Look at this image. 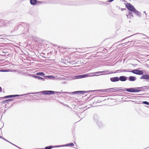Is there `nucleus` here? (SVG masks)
<instances>
[{"label": "nucleus", "instance_id": "c85d7f7f", "mask_svg": "<svg viewBox=\"0 0 149 149\" xmlns=\"http://www.w3.org/2000/svg\"><path fill=\"white\" fill-rule=\"evenodd\" d=\"M122 70V71H120V72H130V71H131V70L129 69L128 70H127L126 69H123V70Z\"/></svg>", "mask_w": 149, "mask_h": 149}, {"label": "nucleus", "instance_id": "052dcab7", "mask_svg": "<svg viewBox=\"0 0 149 149\" xmlns=\"http://www.w3.org/2000/svg\"><path fill=\"white\" fill-rule=\"evenodd\" d=\"M148 148H149V146L148 147Z\"/></svg>", "mask_w": 149, "mask_h": 149}, {"label": "nucleus", "instance_id": "de8ad7c7", "mask_svg": "<svg viewBox=\"0 0 149 149\" xmlns=\"http://www.w3.org/2000/svg\"><path fill=\"white\" fill-rule=\"evenodd\" d=\"M143 13H145V14H146V11H143Z\"/></svg>", "mask_w": 149, "mask_h": 149}, {"label": "nucleus", "instance_id": "0eeeda50", "mask_svg": "<svg viewBox=\"0 0 149 149\" xmlns=\"http://www.w3.org/2000/svg\"><path fill=\"white\" fill-rule=\"evenodd\" d=\"M94 91H77L73 92L72 93H69L68 92H62V93H67L68 94H83L84 93H88V92H93Z\"/></svg>", "mask_w": 149, "mask_h": 149}, {"label": "nucleus", "instance_id": "b1692460", "mask_svg": "<svg viewBox=\"0 0 149 149\" xmlns=\"http://www.w3.org/2000/svg\"><path fill=\"white\" fill-rule=\"evenodd\" d=\"M37 75L42 76L43 77H45V74L43 72H40L36 73Z\"/></svg>", "mask_w": 149, "mask_h": 149}, {"label": "nucleus", "instance_id": "f704fd0d", "mask_svg": "<svg viewBox=\"0 0 149 149\" xmlns=\"http://www.w3.org/2000/svg\"><path fill=\"white\" fill-rule=\"evenodd\" d=\"M44 2L43 1H37V4H40V3H44Z\"/></svg>", "mask_w": 149, "mask_h": 149}, {"label": "nucleus", "instance_id": "13d9d810", "mask_svg": "<svg viewBox=\"0 0 149 149\" xmlns=\"http://www.w3.org/2000/svg\"><path fill=\"white\" fill-rule=\"evenodd\" d=\"M94 98V97H93V98Z\"/></svg>", "mask_w": 149, "mask_h": 149}, {"label": "nucleus", "instance_id": "20e7f679", "mask_svg": "<svg viewBox=\"0 0 149 149\" xmlns=\"http://www.w3.org/2000/svg\"><path fill=\"white\" fill-rule=\"evenodd\" d=\"M148 89H149V86H144L140 87L133 88L130 90L134 93H136L141 91H145Z\"/></svg>", "mask_w": 149, "mask_h": 149}, {"label": "nucleus", "instance_id": "5fc2aeb1", "mask_svg": "<svg viewBox=\"0 0 149 149\" xmlns=\"http://www.w3.org/2000/svg\"><path fill=\"white\" fill-rule=\"evenodd\" d=\"M35 96H38L37 95H35Z\"/></svg>", "mask_w": 149, "mask_h": 149}, {"label": "nucleus", "instance_id": "c03bdc74", "mask_svg": "<svg viewBox=\"0 0 149 149\" xmlns=\"http://www.w3.org/2000/svg\"><path fill=\"white\" fill-rule=\"evenodd\" d=\"M1 128H1L0 129V132H1L2 133V130H1Z\"/></svg>", "mask_w": 149, "mask_h": 149}, {"label": "nucleus", "instance_id": "72a5a7b5", "mask_svg": "<svg viewBox=\"0 0 149 149\" xmlns=\"http://www.w3.org/2000/svg\"><path fill=\"white\" fill-rule=\"evenodd\" d=\"M46 77L48 78L49 79H51L52 78H53L54 77L52 76V75H49V76H45Z\"/></svg>", "mask_w": 149, "mask_h": 149}, {"label": "nucleus", "instance_id": "864d4df0", "mask_svg": "<svg viewBox=\"0 0 149 149\" xmlns=\"http://www.w3.org/2000/svg\"><path fill=\"white\" fill-rule=\"evenodd\" d=\"M99 102V101L95 102Z\"/></svg>", "mask_w": 149, "mask_h": 149}, {"label": "nucleus", "instance_id": "f257e3e1", "mask_svg": "<svg viewBox=\"0 0 149 149\" xmlns=\"http://www.w3.org/2000/svg\"><path fill=\"white\" fill-rule=\"evenodd\" d=\"M52 1V3H60L62 5H67L80 6L91 4V1L90 0L71 1H64L63 0H53Z\"/></svg>", "mask_w": 149, "mask_h": 149}, {"label": "nucleus", "instance_id": "a211bd4d", "mask_svg": "<svg viewBox=\"0 0 149 149\" xmlns=\"http://www.w3.org/2000/svg\"><path fill=\"white\" fill-rule=\"evenodd\" d=\"M132 13H134L136 15L139 17H141V13L137 10L135 8Z\"/></svg>", "mask_w": 149, "mask_h": 149}, {"label": "nucleus", "instance_id": "c756f323", "mask_svg": "<svg viewBox=\"0 0 149 149\" xmlns=\"http://www.w3.org/2000/svg\"><path fill=\"white\" fill-rule=\"evenodd\" d=\"M52 99L54 100V97L52 98V97H50L48 99H47L46 97H45V98L44 97L42 99V100H51Z\"/></svg>", "mask_w": 149, "mask_h": 149}, {"label": "nucleus", "instance_id": "e433bc0d", "mask_svg": "<svg viewBox=\"0 0 149 149\" xmlns=\"http://www.w3.org/2000/svg\"><path fill=\"white\" fill-rule=\"evenodd\" d=\"M56 101H58L60 103V104H63V105H65V104H64L63 103L61 102L60 101H59L58 100H56Z\"/></svg>", "mask_w": 149, "mask_h": 149}, {"label": "nucleus", "instance_id": "7ed1b4c3", "mask_svg": "<svg viewBox=\"0 0 149 149\" xmlns=\"http://www.w3.org/2000/svg\"><path fill=\"white\" fill-rule=\"evenodd\" d=\"M58 93L60 94L62 93V92H57L52 91H43L40 92H33L29 93V94H37V95H41L42 94L44 95H53L55 93Z\"/></svg>", "mask_w": 149, "mask_h": 149}, {"label": "nucleus", "instance_id": "cd10ccee", "mask_svg": "<svg viewBox=\"0 0 149 149\" xmlns=\"http://www.w3.org/2000/svg\"><path fill=\"white\" fill-rule=\"evenodd\" d=\"M64 147L65 146H74V144L72 143H69L65 145H64Z\"/></svg>", "mask_w": 149, "mask_h": 149}, {"label": "nucleus", "instance_id": "79ce46f5", "mask_svg": "<svg viewBox=\"0 0 149 149\" xmlns=\"http://www.w3.org/2000/svg\"><path fill=\"white\" fill-rule=\"evenodd\" d=\"M126 9V8H121V11H124Z\"/></svg>", "mask_w": 149, "mask_h": 149}, {"label": "nucleus", "instance_id": "4468645a", "mask_svg": "<svg viewBox=\"0 0 149 149\" xmlns=\"http://www.w3.org/2000/svg\"><path fill=\"white\" fill-rule=\"evenodd\" d=\"M140 77V79H144L146 80H149V75L147 74H143Z\"/></svg>", "mask_w": 149, "mask_h": 149}, {"label": "nucleus", "instance_id": "6ab92c4d", "mask_svg": "<svg viewBox=\"0 0 149 149\" xmlns=\"http://www.w3.org/2000/svg\"><path fill=\"white\" fill-rule=\"evenodd\" d=\"M124 88V89H120V90H116V91H127L128 92H129L130 93H134V92H133L132 91H131V90H130V89H131L132 88Z\"/></svg>", "mask_w": 149, "mask_h": 149}, {"label": "nucleus", "instance_id": "bb28decb", "mask_svg": "<svg viewBox=\"0 0 149 149\" xmlns=\"http://www.w3.org/2000/svg\"><path fill=\"white\" fill-rule=\"evenodd\" d=\"M29 93H27V94H24L22 95H13V97H18V96H24L26 95H29Z\"/></svg>", "mask_w": 149, "mask_h": 149}, {"label": "nucleus", "instance_id": "6e6552de", "mask_svg": "<svg viewBox=\"0 0 149 149\" xmlns=\"http://www.w3.org/2000/svg\"><path fill=\"white\" fill-rule=\"evenodd\" d=\"M116 88H113L107 89H100V90H93V91H100L101 92H108L109 93H112V92H116V91H113V90H111L113 89V90H116Z\"/></svg>", "mask_w": 149, "mask_h": 149}, {"label": "nucleus", "instance_id": "e2e57ef3", "mask_svg": "<svg viewBox=\"0 0 149 149\" xmlns=\"http://www.w3.org/2000/svg\"><path fill=\"white\" fill-rule=\"evenodd\" d=\"M123 0V1H124V0Z\"/></svg>", "mask_w": 149, "mask_h": 149}, {"label": "nucleus", "instance_id": "412c9836", "mask_svg": "<svg viewBox=\"0 0 149 149\" xmlns=\"http://www.w3.org/2000/svg\"><path fill=\"white\" fill-rule=\"evenodd\" d=\"M13 100V98L8 99L6 100L2 101L1 102V104L6 103L8 104L9 102Z\"/></svg>", "mask_w": 149, "mask_h": 149}, {"label": "nucleus", "instance_id": "a19ab883", "mask_svg": "<svg viewBox=\"0 0 149 149\" xmlns=\"http://www.w3.org/2000/svg\"><path fill=\"white\" fill-rule=\"evenodd\" d=\"M2 91V90L1 87L0 86V93Z\"/></svg>", "mask_w": 149, "mask_h": 149}, {"label": "nucleus", "instance_id": "dca6fc26", "mask_svg": "<svg viewBox=\"0 0 149 149\" xmlns=\"http://www.w3.org/2000/svg\"><path fill=\"white\" fill-rule=\"evenodd\" d=\"M110 81L112 82H115L119 81V77H113L110 78Z\"/></svg>", "mask_w": 149, "mask_h": 149}, {"label": "nucleus", "instance_id": "1a4fd4ad", "mask_svg": "<svg viewBox=\"0 0 149 149\" xmlns=\"http://www.w3.org/2000/svg\"><path fill=\"white\" fill-rule=\"evenodd\" d=\"M93 76V75H91L89 74H87L77 75L74 76V78L75 79H78L85 78L87 77H92Z\"/></svg>", "mask_w": 149, "mask_h": 149}, {"label": "nucleus", "instance_id": "4c0bfd02", "mask_svg": "<svg viewBox=\"0 0 149 149\" xmlns=\"http://www.w3.org/2000/svg\"><path fill=\"white\" fill-rule=\"evenodd\" d=\"M2 139H3V140H4L9 142L10 143V142H9V141H8V140H7V139H5V138H4V137H2V138H1Z\"/></svg>", "mask_w": 149, "mask_h": 149}, {"label": "nucleus", "instance_id": "680f3d73", "mask_svg": "<svg viewBox=\"0 0 149 149\" xmlns=\"http://www.w3.org/2000/svg\"><path fill=\"white\" fill-rule=\"evenodd\" d=\"M123 0V1H124V0Z\"/></svg>", "mask_w": 149, "mask_h": 149}, {"label": "nucleus", "instance_id": "6e6d98bb", "mask_svg": "<svg viewBox=\"0 0 149 149\" xmlns=\"http://www.w3.org/2000/svg\"><path fill=\"white\" fill-rule=\"evenodd\" d=\"M97 97H101V96H97Z\"/></svg>", "mask_w": 149, "mask_h": 149}, {"label": "nucleus", "instance_id": "49530a36", "mask_svg": "<svg viewBox=\"0 0 149 149\" xmlns=\"http://www.w3.org/2000/svg\"><path fill=\"white\" fill-rule=\"evenodd\" d=\"M140 95H143L144 94H140Z\"/></svg>", "mask_w": 149, "mask_h": 149}, {"label": "nucleus", "instance_id": "5701e85b", "mask_svg": "<svg viewBox=\"0 0 149 149\" xmlns=\"http://www.w3.org/2000/svg\"><path fill=\"white\" fill-rule=\"evenodd\" d=\"M31 4L32 5H36L37 3V0H30Z\"/></svg>", "mask_w": 149, "mask_h": 149}, {"label": "nucleus", "instance_id": "9d476101", "mask_svg": "<svg viewBox=\"0 0 149 149\" xmlns=\"http://www.w3.org/2000/svg\"><path fill=\"white\" fill-rule=\"evenodd\" d=\"M140 42H141V41L140 40L134 39L132 41H128L127 42L122 43L121 44V45H123V46H125V44L126 45L127 44H128V43L130 42L131 43H132V44H134L135 43H140Z\"/></svg>", "mask_w": 149, "mask_h": 149}, {"label": "nucleus", "instance_id": "a878e982", "mask_svg": "<svg viewBox=\"0 0 149 149\" xmlns=\"http://www.w3.org/2000/svg\"><path fill=\"white\" fill-rule=\"evenodd\" d=\"M13 97V95H8L5 96L3 97H0V99H4V98H11Z\"/></svg>", "mask_w": 149, "mask_h": 149}, {"label": "nucleus", "instance_id": "f8f14e48", "mask_svg": "<svg viewBox=\"0 0 149 149\" xmlns=\"http://www.w3.org/2000/svg\"><path fill=\"white\" fill-rule=\"evenodd\" d=\"M108 71H107L106 70L105 71H99V72H93V73H91V74H94L93 75L95 76L96 74H98L100 73L102 74H108L107 73V72Z\"/></svg>", "mask_w": 149, "mask_h": 149}, {"label": "nucleus", "instance_id": "2eb2a0df", "mask_svg": "<svg viewBox=\"0 0 149 149\" xmlns=\"http://www.w3.org/2000/svg\"><path fill=\"white\" fill-rule=\"evenodd\" d=\"M127 77L125 76H121L119 77V81H125L127 80Z\"/></svg>", "mask_w": 149, "mask_h": 149}, {"label": "nucleus", "instance_id": "aec40b11", "mask_svg": "<svg viewBox=\"0 0 149 149\" xmlns=\"http://www.w3.org/2000/svg\"><path fill=\"white\" fill-rule=\"evenodd\" d=\"M136 78L135 77L130 76L128 77V80L130 81H134L136 80Z\"/></svg>", "mask_w": 149, "mask_h": 149}, {"label": "nucleus", "instance_id": "ddd939ff", "mask_svg": "<svg viewBox=\"0 0 149 149\" xmlns=\"http://www.w3.org/2000/svg\"><path fill=\"white\" fill-rule=\"evenodd\" d=\"M93 118L94 121L95 123H97L100 120L99 116L97 114H95L94 115Z\"/></svg>", "mask_w": 149, "mask_h": 149}, {"label": "nucleus", "instance_id": "3c124183", "mask_svg": "<svg viewBox=\"0 0 149 149\" xmlns=\"http://www.w3.org/2000/svg\"><path fill=\"white\" fill-rule=\"evenodd\" d=\"M2 137H1L0 135V138H2Z\"/></svg>", "mask_w": 149, "mask_h": 149}, {"label": "nucleus", "instance_id": "a18cd8bd", "mask_svg": "<svg viewBox=\"0 0 149 149\" xmlns=\"http://www.w3.org/2000/svg\"><path fill=\"white\" fill-rule=\"evenodd\" d=\"M6 106L7 105H6L5 106V108H6V107H6Z\"/></svg>", "mask_w": 149, "mask_h": 149}, {"label": "nucleus", "instance_id": "f03ea898", "mask_svg": "<svg viewBox=\"0 0 149 149\" xmlns=\"http://www.w3.org/2000/svg\"><path fill=\"white\" fill-rule=\"evenodd\" d=\"M125 5L126 8L129 10L128 12V14L126 15L127 18H132L134 16L132 12L135 9L134 7L130 3H125Z\"/></svg>", "mask_w": 149, "mask_h": 149}, {"label": "nucleus", "instance_id": "473e14b6", "mask_svg": "<svg viewBox=\"0 0 149 149\" xmlns=\"http://www.w3.org/2000/svg\"><path fill=\"white\" fill-rule=\"evenodd\" d=\"M62 147H64V145H62L55 146H53L54 148H58Z\"/></svg>", "mask_w": 149, "mask_h": 149}, {"label": "nucleus", "instance_id": "c9c22d12", "mask_svg": "<svg viewBox=\"0 0 149 149\" xmlns=\"http://www.w3.org/2000/svg\"><path fill=\"white\" fill-rule=\"evenodd\" d=\"M122 71L121 70H117L115 72H113V73H118L119 72H120V71Z\"/></svg>", "mask_w": 149, "mask_h": 149}, {"label": "nucleus", "instance_id": "423d86ee", "mask_svg": "<svg viewBox=\"0 0 149 149\" xmlns=\"http://www.w3.org/2000/svg\"><path fill=\"white\" fill-rule=\"evenodd\" d=\"M25 25H26V24H24V25L22 24H17L14 29L13 31L18 30L19 31L21 32V33H22L25 28Z\"/></svg>", "mask_w": 149, "mask_h": 149}, {"label": "nucleus", "instance_id": "39448f33", "mask_svg": "<svg viewBox=\"0 0 149 149\" xmlns=\"http://www.w3.org/2000/svg\"><path fill=\"white\" fill-rule=\"evenodd\" d=\"M13 20H7L5 21L1 20L0 21V27H6L8 26L10 24L13 23Z\"/></svg>", "mask_w": 149, "mask_h": 149}, {"label": "nucleus", "instance_id": "58836bf2", "mask_svg": "<svg viewBox=\"0 0 149 149\" xmlns=\"http://www.w3.org/2000/svg\"><path fill=\"white\" fill-rule=\"evenodd\" d=\"M0 71L1 72H7V71L6 70H0Z\"/></svg>", "mask_w": 149, "mask_h": 149}, {"label": "nucleus", "instance_id": "603ef678", "mask_svg": "<svg viewBox=\"0 0 149 149\" xmlns=\"http://www.w3.org/2000/svg\"><path fill=\"white\" fill-rule=\"evenodd\" d=\"M145 15H146V17H147V14L146 13V14H145Z\"/></svg>", "mask_w": 149, "mask_h": 149}, {"label": "nucleus", "instance_id": "8fccbe9b", "mask_svg": "<svg viewBox=\"0 0 149 149\" xmlns=\"http://www.w3.org/2000/svg\"><path fill=\"white\" fill-rule=\"evenodd\" d=\"M40 46H41V45H42V44H40Z\"/></svg>", "mask_w": 149, "mask_h": 149}, {"label": "nucleus", "instance_id": "ea45409f", "mask_svg": "<svg viewBox=\"0 0 149 149\" xmlns=\"http://www.w3.org/2000/svg\"><path fill=\"white\" fill-rule=\"evenodd\" d=\"M114 0H109V1H107V2H111L113 1Z\"/></svg>", "mask_w": 149, "mask_h": 149}, {"label": "nucleus", "instance_id": "2f4dec72", "mask_svg": "<svg viewBox=\"0 0 149 149\" xmlns=\"http://www.w3.org/2000/svg\"><path fill=\"white\" fill-rule=\"evenodd\" d=\"M142 103L145 104L149 105V102L146 101L142 102Z\"/></svg>", "mask_w": 149, "mask_h": 149}, {"label": "nucleus", "instance_id": "f3484780", "mask_svg": "<svg viewBox=\"0 0 149 149\" xmlns=\"http://www.w3.org/2000/svg\"><path fill=\"white\" fill-rule=\"evenodd\" d=\"M32 77L35 78L37 79L38 80H41L42 81H45L46 79L45 78H42L36 75H35L34 74H32Z\"/></svg>", "mask_w": 149, "mask_h": 149}, {"label": "nucleus", "instance_id": "37998d69", "mask_svg": "<svg viewBox=\"0 0 149 149\" xmlns=\"http://www.w3.org/2000/svg\"><path fill=\"white\" fill-rule=\"evenodd\" d=\"M15 103V102L13 103V104H11V105L10 106V107H9V108H10V107H11V106H12L13 105V104H14Z\"/></svg>", "mask_w": 149, "mask_h": 149}, {"label": "nucleus", "instance_id": "7c9ffc66", "mask_svg": "<svg viewBox=\"0 0 149 149\" xmlns=\"http://www.w3.org/2000/svg\"><path fill=\"white\" fill-rule=\"evenodd\" d=\"M54 148L53 146H48L46 147L45 148V149H51L52 148Z\"/></svg>", "mask_w": 149, "mask_h": 149}, {"label": "nucleus", "instance_id": "9b49d317", "mask_svg": "<svg viewBox=\"0 0 149 149\" xmlns=\"http://www.w3.org/2000/svg\"><path fill=\"white\" fill-rule=\"evenodd\" d=\"M130 72L134 74L140 75H142L143 74V71L137 69L134 70Z\"/></svg>", "mask_w": 149, "mask_h": 149}, {"label": "nucleus", "instance_id": "393cba45", "mask_svg": "<svg viewBox=\"0 0 149 149\" xmlns=\"http://www.w3.org/2000/svg\"><path fill=\"white\" fill-rule=\"evenodd\" d=\"M97 125L99 127H101L103 126L102 123L100 120L96 123Z\"/></svg>", "mask_w": 149, "mask_h": 149}, {"label": "nucleus", "instance_id": "09e8293b", "mask_svg": "<svg viewBox=\"0 0 149 149\" xmlns=\"http://www.w3.org/2000/svg\"><path fill=\"white\" fill-rule=\"evenodd\" d=\"M65 104V106H68V105H67V104Z\"/></svg>", "mask_w": 149, "mask_h": 149}, {"label": "nucleus", "instance_id": "4d7b16f0", "mask_svg": "<svg viewBox=\"0 0 149 149\" xmlns=\"http://www.w3.org/2000/svg\"><path fill=\"white\" fill-rule=\"evenodd\" d=\"M94 98V97H93V98Z\"/></svg>", "mask_w": 149, "mask_h": 149}, {"label": "nucleus", "instance_id": "bf43d9fd", "mask_svg": "<svg viewBox=\"0 0 149 149\" xmlns=\"http://www.w3.org/2000/svg\"><path fill=\"white\" fill-rule=\"evenodd\" d=\"M94 98V97H93V98Z\"/></svg>", "mask_w": 149, "mask_h": 149}, {"label": "nucleus", "instance_id": "4be33fe9", "mask_svg": "<svg viewBox=\"0 0 149 149\" xmlns=\"http://www.w3.org/2000/svg\"><path fill=\"white\" fill-rule=\"evenodd\" d=\"M137 34H140L141 35H143V36H146V37H148V36H146V35H145V34H143V33H136L135 34H134L133 35H131L130 36H129L128 37H126V38H125L123 39L120 40V42H122V41L123 40H124L125 39L129 37H131L132 36H134V35H137Z\"/></svg>", "mask_w": 149, "mask_h": 149}]
</instances>
